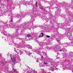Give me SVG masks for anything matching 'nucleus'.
Instances as JSON below:
<instances>
[{
	"mask_svg": "<svg viewBox=\"0 0 73 73\" xmlns=\"http://www.w3.org/2000/svg\"><path fill=\"white\" fill-rule=\"evenodd\" d=\"M67 37L70 40H71V41H72V40L73 39V36H72V34L71 33L70 34L68 33L67 35Z\"/></svg>",
	"mask_w": 73,
	"mask_h": 73,
	"instance_id": "2",
	"label": "nucleus"
},
{
	"mask_svg": "<svg viewBox=\"0 0 73 73\" xmlns=\"http://www.w3.org/2000/svg\"><path fill=\"white\" fill-rule=\"evenodd\" d=\"M71 28H68L67 29V32H69V33H70V32H72V30H71Z\"/></svg>",
	"mask_w": 73,
	"mask_h": 73,
	"instance_id": "5",
	"label": "nucleus"
},
{
	"mask_svg": "<svg viewBox=\"0 0 73 73\" xmlns=\"http://www.w3.org/2000/svg\"><path fill=\"white\" fill-rule=\"evenodd\" d=\"M46 64H47V63H46Z\"/></svg>",
	"mask_w": 73,
	"mask_h": 73,
	"instance_id": "37",
	"label": "nucleus"
},
{
	"mask_svg": "<svg viewBox=\"0 0 73 73\" xmlns=\"http://www.w3.org/2000/svg\"><path fill=\"white\" fill-rule=\"evenodd\" d=\"M58 69V68H56V70H57Z\"/></svg>",
	"mask_w": 73,
	"mask_h": 73,
	"instance_id": "32",
	"label": "nucleus"
},
{
	"mask_svg": "<svg viewBox=\"0 0 73 73\" xmlns=\"http://www.w3.org/2000/svg\"><path fill=\"white\" fill-rule=\"evenodd\" d=\"M58 45L57 44H56L55 45V47H54L53 49L54 50V51L55 52H57V50H58V49H60V48H57V47H58Z\"/></svg>",
	"mask_w": 73,
	"mask_h": 73,
	"instance_id": "4",
	"label": "nucleus"
},
{
	"mask_svg": "<svg viewBox=\"0 0 73 73\" xmlns=\"http://www.w3.org/2000/svg\"><path fill=\"white\" fill-rule=\"evenodd\" d=\"M11 59L12 60V62H13V63H14V61H13V60L12 58H11Z\"/></svg>",
	"mask_w": 73,
	"mask_h": 73,
	"instance_id": "17",
	"label": "nucleus"
},
{
	"mask_svg": "<svg viewBox=\"0 0 73 73\" xmlns=\"http://www.w3.org/2000/svg\"><path fill=\"white\" fill-rule=\"evenodd\" d=\"M46 57H47L48 58V56H47V55H46Z\"/></svg>",
	"mask_w": 73,
	"mask_h": 73,
	"instance_id": "31",
	"label": "nucleus"
},
{
	"mask_svg": "<svg viewBox=\"0 0 73 73\" xmlns=\"http://www.w3.org/2000/svg\"><path fill=\"white\" fill-rule=\"evenodd\" d=\"M50 70H52V71H54V69L53 68H52V67H51L50 68Z\"/></svg>",
	"mask_w": 73,
	"mask_h": 73,
	"instance_id": "9",
	"label": "nucleus"
},
{
	"mask_svg": "<svg viewBox=\"0 0 73 73\" xmlns=\"http://www.w3.org/2000/svg\"><path fill=\"white\" fill-rule=\"evenodd\" d=\"M44 36V34L42 33H41L40 35L39 36V37L40 38V37H42Z\"/></svg>",
	"mask_w": 73,
	"mask_h": 73,
	"instance_id": "8",
	"label": "nucleus"
},
{
	"mask_svg": "<svg viewBox=\"0 0 73 73\" xmlns=\"http://www.w3.org/2000/svg\"><path fill=\"white\" fill-rule=\"evenodd\" d=\"M56 58H57V59H58V58H59V57H57Z\"/></svg>",
	"mask_w": 73,
	"mask_h": 73,
	"instance_id": "26",
	"label": "nucleus"
},
{
	"mask_svg": "<svg viewBox=\"0 0 73 73\" xmlns=\"http://www.w3.org/2000/svg\"><path fill=\"white\" fill-rule=\"evenodd\" d=\"M69 55L68 56L69 57H72V55H73V52H69Z\"/></svg>",
	"mask_w": 73,
	"mask_h": 73,
	"instance_id": "6",
	"label": "nucleus"
},
{
	"mask_svg": "<svg viewBox=\"0 0 73 73\" xmlns=\"http://www.w3.org/2000/svg\"><path fill=\"white\" fill-rule=\"evenodd\" d=\"M63 36H66V34H64Z\"/></svg>",
	"mask_w": 73,
	"mask_h": 73,
	"instance_id": "28",
	"label": "nucleus"
},
{
	"mask_svg": "<svg viewBox=\"0 0 73 73\" xmlns=\"http://www.w3.org/2000/svg\"><path fill=\"white\" fill-rule=\"evenodd\" d=\"M57 42H59V40H57Z\"/></svg>",
	"mask_w": 73,
	"mask_h": 73,
	"instance_id": "23",
	"label": "nucleus"
},
{
	"mask_svg": "<svg viewBox=\"0 0 73 73\" xmlns=\"http://www.w3.org/2000/svg\"><path fill=\"white\" fill-rule=\"evenodd\" d=\"M15 52L17 53H18V54H19V53H18V52H17V51H15Z\"/></svg>",
	"mask_w": 73,
	"mask_h": 73,
	"instance_id": "22",
	"label": "nucleus"
},
{
	"mask_svg": "<svg viewBox=\"0 0 73 73\" xmlns=\"http://www.w3.org/2000/svg\"><path fill=\"white\" fill-rule=\"evenodd\" d=\"M58 48H60V46L58 47Z\"/></svg>",
	"mask_w": 73,
	"mask_h": 73,
	"instance_id": "35",
	"label": "nucleus"
},
{
	"mask_svg": "<svg viewBox=\"0 0 73 73\" xmlns=\"http://www.w3.org/2000/svg\"><path fill=\"white\" fill-rule=\"evenodd\" d=\"M48 62H50V61H52V59H50L49 58H48Z\"/></svg>",
	"mask_w": 73,
	"mask_h": 73,
	"instance_id": "12",
	"label": "nucleus"
},
{
	"mask_svg": "<svg viewBox=\"0 0 73 73\" xmlns=\"http://www.w3.org/2000/svg\"><path fill=\"white\" fill-rule=\"evenodd\" d=\"M1 7H0V9H1Z\"/></svg>",
	"mask_w": 73,
	"mask_h": 73,
	"instance_id": "36",
	"label": "nucleus"
},
{
	"mask_svg": "<svg viewBox=\"0 0 73 73\" xmlns=\"http://www.w3.org/2000/svg\"><path fill=\"white\" fill-rule=\"evenodd\" d=\"M68 3H65V2H63V5L64 7H66V10H68L69 7H67V5H68Z\"/></svg>",
	"mask_w": 73,
	"mask_h": 73,
	"instance_id": "3",
	"label": "nucleus"
},
{
	"mask_svg": "<svg viewBox=\"0 0 73 73\" xmlns=\"http://www.w3.org/2000/svg\"><path fill=\"white\" fill-rule=\"evenodd\" d=\"M41 56L42 57L41 58H43V56Z\"/></svg>",
	"mask_w": 73,
	"mask_h": 73,
	"instance_id": "25",
	"label": "nucleus"
},
{
	"mask_svg": "<svg viewBox=\"0 0 73 73\" xmlns=\"http://www.w3.org/2000/svg\"><path fill=\"white\" fill-rule=\"evenodd\" d=\"M11 22H13V19H12V18H11Z\"/></svg>",
	"mask_w": 73,
	"mask_h": 73,
	"instance_id": "19",
	"label": "nucleus"
},
{
	"mask_svg": "<svg viewBox=\"0 0 73 73\" xmlns=\"http://www.w3.org/2000/svg\"><path fill=\"white\" fill-rule=\"evenodd\" d=\"M13 60L14 61V62H16V59L15 58H13Z\"/></svg>",
	"mask_w": 73,
	"mask_h": 73,
	"instance_id": "16",
	"label": "nucleus"
},
{
	"mask_svg": "<svg viewBox=\"0 0 73 73\" xmlns=\"http://www.w3.org/2000/svg\"><path fill=\"white\" fill-rule=\"evenodd\" d=\"M71 46H73V44H72V45H71Z\"/></svg>",
	"mask_w": 73,
	"mask_h": 73,
	"instance_id": "29",
	"label": "nucleus"
},
{
	"mask_svg": "<svg viewBox=\"0 0 73 73\" xmlns=\"http://www.w3.org/2000/svg\"><path fill=\"white\" fill-rule=\"evenodd\" d=\"M72 72H73V71H72Z\"/></svg>",
	"mask_w": 73,
	"mask_h": 73,
	"instance_id": "40",
	"label": "nucleus"
},
{
	"mask_svg": "<svg viewBox=\"0 0 73 73\" xmlns=\"http://www.w3.org/2000/svg\"><path fill=\"white\" fill-rule=\"evenodd\" d=\"M71 41H72V42H73V37L72 38V40H71Z\"/></svg>",
	"mask_w": 73,
	"mask_h": 73,
	"instance_id": "24",
	"label": "nucleus"
},
{
	"mask_svg": "<svg viewBox=\"0 0 73 73\" xmlns=\"http://www.w3.org/2000/svg\"><path fill=\"white\" fill-rule=\"evenodd\" d=\"M59 12H60V11H59Z\"/></svg>",
	"mask_w": 73,
	"mask_h": 73,
	"instance_id": "39",
	"label": "nucleus"
},
{
	"mask_svg": "<svg viewBox=\"0 0 73 73\" xmlns=\"http://www.w3.org/2000/svg\"><path fill=\"white\" fill-rule=\"evenodd\" d=\"M59 36H60V37H63V35H62L61 34H60L59 35Z\"/></svg>",
	"mask_w": 73,
	"mask_h": 73,
	"instance_id": "13",
	"label": "nucleus"
},
{
	"mask_svg": "<svg viewBox=\"0 0 73 73\" xmlns=\"http://www.w3.org/2000/svg\"><path fill=\"white\" fill-rule=\"evenodd\" d=\"M60 52H62V50H60Z\"/></svg>",
	"mask_w": 73,
	"mask_h": 73,
	"instance_id": "27",
	"label": "nucleus"
},
{
	"mask_svg": "<svg viewBox=\"0 0 73 73\" xmlns=\"http://www.w3.org/2000/svg\"><path fill=\"white\" fill-rule=\"evenodd\" d=\"M68 43H65V44L64 43L63 44V46H65V47L68 46Z\"/></svg>",
	"mask_w": 73,
	"mask_h": 73,
	"instance_id": "7",
	"label": "nucleus"
},
{
	"mask_svg": "<svg viewBox=\"0 0 73 73\" xmlns=\"http://www.w3.org/2000/svg\"><path fill=\"white\" fill-rule=\"evenodd\" d=\"M44 64H46V63H45V62H44Z\"/></svg>",
	"mask_w": 73,
	"mask_h": 73,
	"instance_id": "33",
	"label": "nucleus"
},
{
	"mask_svg": "<svg viewBox=\"0 0 73 73\" xmlns=\"http://www.w3.org/2000/svg\"><path fill=\"white\" fill-rule=\"evenodd\" d=\"M27 36L28 37H32V36L31 35H30L29 34L28 35H27Z\"/></svg>",
	"mask_w": 73,
	"mask_h": 73,
	"instance_id": "10",
	"label": "nucleus"
},
{
	"mask_svg": "<svg viewBox=\"0 0 73 73\" xmlns=\"http://www.w3.org/2000/svg\"><path fill=\"white\" fill-rule=\"evenodd\" d=\"M37 3H38V2L37 1L35 3V6L36 7H37Z\"/></svg>",
	"mask_w": 73,
	"mask_h": 73,
	"instance_id": "15",
	"label": "nucleus"
},
{
	"mask_svg": "<svg viewBox=\"0 0 73 73\" xmlns=\"http://www.w3.org/2000/svg\"><path fill=\"white\" fill-rule=\"evenodd\" d=\"M47 38H49V37H50V36L48 35H47Z\"/></svg>",
	"mask_w": 73,
	"mask_h": 73,
	"instance_id": "18",
	"label": "nucleus"
},
{
	"mask_svg": "<svg viewBox=\"0 0 73 73\" xmlns=\"http://www.w3.org/2000/svg\"><path fill=\"white\" fill-rule=\"evenodd\" d=\"M50 62H52V63H54V62L53 61V60L52 59V60L51 61H50Z\"/></svg>",
	"mask_w": 73,
	"mask_h": 73,
	"instance_id": "14",
	"label": "nucleus"
},
{
	"mask_svg": "<svg viewBox=\"0 0 73 73\" xmlns=\"http://www.w3.org/2000/svg\"><path fill=\"white\" fill-rule=\"evenodd\" d=\"M59 45H63V44H61V43H59Z\"/></svg>",
	"mask_w": 73,
	"mask_h": 73,
	"instance_id": "20",
	"label": "nucleus"
},
{
	"mask_svg": "<svg viewBox=\"0 0 73 73\" xmlns=\"http://www.w3.org/2000/svg\"><path fill=\"white\" fill-rule=\"evenodd\" d=\"M73 66L72 65H67L66 66H64L63 67V69L65 70L68 69V70H72L73 69Z\"/></svg>",
	"mask_w": 73,
	"mask_h": 73,
	"instance_id": "1",
	"label": "nucleus"
},
{
	"mask_svg": "<svg viewBox=\"0 0 73 73\" xmlns=\"http://www.w3.org/2000/svg\"><path fill=\"white\" fill-rule=\"evenodd\" d=\"M8 1H9V0H7Z\"/></svg>",
	"mask_w": 73,
	"mask_h": 73,
	"instance_id": "38",
	"label": "nucleus"
},
{
	"mask_svg": "<svg viewBox=\"0 0 73 73\" xmlns=\"http://www.w3.org/2000/svg\"><path fill=\"white\" fill-rule=\"evenodd\" d=\"M14 70L15 71V72H16V70Z\"/></svg>",
	"mask_w": 73,
	"mask_h": 73,
	"instance_id": "30",
	"label": "nucleus"
},
{
	"mask_svg": "<svg viewBox=\"0 0 73 73\" xmlns=\"http://www.w3.org/2000/svg\"><path fill=\"white\" fill-rule=\"evenodd\" d=\"M56 4L58 6V5H59L60 6V4H61V3H59L58 2H57V3H56Z\"/></svg>",
	"mask_w": 73,
	"mask_h": 73,
	"instance_id": "11",
	"label": "nucleus"
},
{
	"mask_svg": "<svg viewBox=\"0 0 73 73\" xmlns=\"http://www.w3.org/2000/svg\"><path fill=\"white\" fill-rule=\"evenodd\" d=\"M47 8H48V9L49 10H50V7H47Z\"/></svg>",
	"mask_w": 73,
	"mask_h": 73,
	"instance_id": "21",
	"label": "nucleus"
},
{
	"mask_svg": "<svg viewBox=\"0 0 73 73\" xmlns=\"http://www.w3.org/2000/svg\"><path fill=\"white\" fill-rule=\"evenodd\" d=\"M29 54H32V53H30Z\"/></svg>",
	"mask_w": 73,
	"mask_h": 73,
	"instance_id": "34",
	"label": "nucleus"
}]
</instances>
